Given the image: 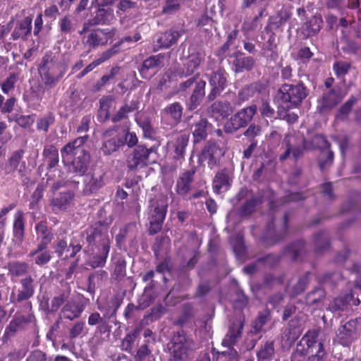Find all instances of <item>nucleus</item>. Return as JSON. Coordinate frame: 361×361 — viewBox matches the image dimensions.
I'll return each mask as SVG.
<instances>
[{
  "label": "nucleus",
  "mask_w": 361,
  "mask_h": 361,
  "mask_svg": "<svg viewBox=\"0 0 361 361\" xmlns=\"http://www.w3.org/2000/svg\"><path fill=\"white\" fill-rule=\"evenodd\" d=\"M89 140V135H85L68 142L61 149L62 161L65 166L70 164L72 172L80 176H85L91 161L90 152L84 148Z\"/></svg>",
  "instance_id": "nucleus-1"
},
{
  "label": "nucleus",
  "mask_w": 361,
  "mask_h": 361,
  "mask_svg": "<svg viewBox=\"0 0 361 361\" xmlns=\"http://www.w3.org/2000/svg\"><path fill=\"white\" fill-rule=\"evenodd\" d=\"M111 223L106 220L98 221L87 227L80 233L85 239L83 252H92L97 249L111 247V240L109 236V226Z\"/></svg>",
  "instance_id": "nucleus-2"
},
{
  "label": "nucleus",
  "mask_w": 361,
  "mask_h": 361,
  "mask_svg": "<svg viewBox=\"0 0 361 361\" xmlns=\"http://www.w3.org/2000/svg\"><path fill=\"white\" fill-rule=\"evenodd\" d=\"M309 89L302 80L295 83H284L277 92V99L286 110L298 108L308 96Z\"/></svg>",
  "instance_id": "nucleus-3"
},
{
  "label": "nucleus",
  "mask_w": 361,
  "mask_h": 361,
  "mask_svg": "<svg viewBox=\"0 0 361 361\" xmlns=\"http://www.w3.org/2000/svg\"><path fill=\"white\" fill-rule=\"evenodd\" d=\"M168 211V200L163 195H154L149 200V234L155 235L161 231Z\"/></svg>",
  "instance_id": "nucleus-4"
},
{
  "label": "nucleus",
  "mask_w": 361,
  "mask_h": 361,
  "mask_svg": "<svg viewBox=\"0 0 361 361\" xmlns=\"http://www.w3.org/2000/svg\"><path fill=\"white\" fill-rule=\"evenodd\" d=\"M39 74L45 89L56 87L66 73V68L61 64L52 63L49 56L45 55L38 68Z\"/></svg>",
  "instance_id": "nucleus-5"
},
{
  "label": "nucleus",
  "mask_w": 361,
  "mask_h": 361,
  "mask_svg": "<svg viewBox=\"0 0 361 361\" xmlns=\"http://www.w3.org/2000/svg\"><path fill=\"white\" fill-rule=\"evenodd\" d=\"M289 221L288 212L284 214L281 223L277 226L274 219L269 221L261 238L264 245L273 246L284 240L290 234Z\"/></svg>",
  "instance_id": "nucleus-6"
},
{
  "label": "nucleus",
  "mask_w": 361,
  "mask_h": 361,
  "mask_svg": "<svg viewBox=\"0 0 361 361\" xmlns=\"http://www.w3.org/2000/svg\"><path fill=\"white\" fill-rule=\"evenodd\" d=\"M118 126H114L104 130L101 134L99 153L105 157L112 155L125 145L123 136L117 133Z\"/></svg>",
  "instance_id": "nucleus-7"
},
{
  "label": "nucleus",
  "mask_w": 361,
  "mask_h": 361,
  "mask_svg": "<svg viewBox=\"0 0 361 361\" xmlns=\"http://www.w3.org/2000/svg\"><path fill=\"white\" fill-rule=\"evenodd\" d=\"M191 340L183 330L177 331L169 344L170 361H183L188 357Z\"/></svg>",
  "instance_id": "nucleus-8"
},
{
  "label": "nucleus",
  "mask_w": 361,
  "mask_h": 361,
  "mask_svg": "<svg viewBox=\"0 0 361 361\" xmlns=\"http://www.w3.org/2000/svg\"><path fill=\"white\" fill-rule=\"evenodd\" d=\"M257 111V106L255 104L240 109L231 116L224 124V131L227 133H232L240 128L246 127L251 122Z\"/></svg>",
  "instance_id": "nucleus-9"
},
{
  "label": "nucleus",
  "mask_w": 361,
  "mask_h": 361,
  "mask_svg": "<svg viewBox=\"0 0 361 361\" xmlns=\"http://www.w3.org/2000/svg\"><path fill=\"white\" fill-rule=\"evenodd\" d=\"M226 150L216 142L209 140L204 145L199 157V161L206 162L210 169L221 164Z\"/></svg>",
  "instance_id": "nucleus-10"
},
{
  "label": "nucleus",
  "mask_w": 361,
  "mask_h": 361,
  "mask_svg": "<svg viewBox=\"0 0 361 361\" xmlns=\"http://www.w3.org/2000/svg\"><path fill=\"white\" fill-rule=\"evenodd\" d=\"M25 150L18 149L13 151L7 160L1 166L4 175H13L17 172L19 176L24 177L27 173V164L24 160Z\"/></svg>",
  "instance_id": "nucleus-11"
},
{
  "label": "nucleus",
  "mask_w": 361,
  "mask_h": 361,
  "mask_svg": "<svg viewBox=\"0 0 361 361\" xmlns=\"http://www.w3.org/2000/svg\"><path fill=\"white\" fill-rule=\"evenodd\" d=\"M360 336L357 319H350L340 325L336 332V341L338 344L349 347Z\"/></svg>",
  "instance_id": "nucleus-12"
},
{
  "label": "nucleus",
  "mask_w": 361,
  "mask_h": 361,
  "mask_svg": "<svg viewBox=\"0 0 361 361\" xmlns=\"http://www.w3.org/2000/svg\"><path fill=\"white\" fill-rule=\"evenodd\" d=\"M154 147L149 149L144 145H137L126 158V166L130 171H137L147 166L149 163V157Z\"/></svg>",
  "instance_id": "nucleus-13"
},
{
  "label": "nucleus",
  "mask_w": 361,
  "mask_h": 361,
  "mask_svg": "<svg viewBox=\"0 0 361 361\" xmlns=\"http://www.w3.org/2000/svg\"><path fill=\"white\" fill-rule=\"evenodd\" d=\"M139 226L135 222L126 224L116 235V246L121 249L126 243L130 247L135 248L138 245Z\"/></svg>",
  "instance_id": "nucleus-14"
},
{
  "label": "nucleus",
  "mask_w": 361,
  "mask_h": 361,
  "mask_svg": "<svg viewBox=\"0 0 361 361\" xmlns=\"http://www.w3.org/2000/svg\"><path fill=\"white\" fill-rule=\"evenodd\" d=\"M227 78L228 73L223 68H219L212 73L209 79L211 90L207 97L208 102H213L216 97L221 95V92L227 87Z\"/></svg>",
  "instance_id": "nucleus-15"
},
{
  "label": "nucleus",
  "mask_w": 361,
  "mask_h": 361,
  "mask_svg": "<svg viewBox=\"0 0 361 361\" xmlns=\"http://www.w3.org/2000/svg\"><path fill=\"white\" fill-rule=\"evenodd\" d=\"M116 32V30L115 28L94 29L87 36L85 44L92 49L105 46L108 44L109 40L114 38Z\"/></svg>",
  "instance_id": "nucleus-16"
},
{
  "label": "nucleus",
  "mask_w": 361,
  "mask_h": 361,
  "mask_svg": "<svg viewBox=\"0 0 361 361\" xmlns=\"http://www.w3.org/2000/svg\"><path fill=\"white\" fill-rule=\"evenodd\" d=\"M164 56L161 54L153 55L146 59L138 69L143 79H151L157 72L158 69L163 66Z\"/></svg>",
  "instance_id": "nucleus-17"
},
{
  "label": "nucleus",
  "mask_w": 361,
  "mask_h": 361,
  "mask_svg": "<svg viewBox=\"0 0 361 361\" xmlns=\"http://www.w3.org/2000/svg\"><path fill=\"white\" fill-rule=\"evenodd\" d=\"M196 173L195 167L183 170L176 180L175 190L177 195L185 197L190 192L194 176Z\"/></svg>",
  "instance_id": "nucleus-18"
},
{
  "label": "nucleus",
  "mask_w": 361,
  "mask_h": 361,
  "mask_svg": "<svg viewBox=\"0 0 361 361\" xmlns=\"http://www.w3.org/2000/svg\"><path fill=\"white\" fill-rule=\"evenodd\" d=\"M32 15L25 16L23 20L17 21L11 32V39L13 41H27L32 34Z\"/></svg>",
  "instance_id": "nucleus-19"
},
{
  "label": "nucleus",
  "mask_w": 361,
  "mask_h": 361,
  "mask_svg": "<svg viewBox=\"0 0 361 361\" xmlns=\"http://www.w3.org/2000/svg\"><path fill=\"white\" fill-rule=\"evenodd\" d=\"M195 145L206 140L213 129V125L205 118H200L191 127Z\"/></svg>",
  "instance_id": "nucleus-20"
},
{
  "label": "nucleus",
  "mask_w": 361,
  "mask_h": 361,
  "mask_svg": "<svg viewBox=\"0 0 361 361\" xmlns=\"http://www.w3.org/2000/svg\"><path fill=\"white\" fill-rule=\"evenodd\" d=\"M190 140V134L180 132L168 145L173 149V157L176 160H184L186 147Z\"/></svg>",
  "instance_id": "nucleus-21"
},
{
  "label": "nucleus",
  "mask_w": 361,
  "mask_h": 361,
  "mask_svg": "<svg viewBox=\"0 0 361 361\" xmlns=\"http://www.w3.org/2000/svg\"><path fill=\"white\" fill-rule=\"evenodd\" d=\"M245 320L239 319L231 322L228 331L222 341V345L225 347H232L242 337Z\"/></svg>",
  "instance_id": "nucleus-22"
},
{
  "label": "nucleus",
  "mask_w": 361,
  "mask_h": 361,
  "mask_svg": "<svg viewBox=\"0 0 361 361\" xmlns=\"http://www.w3.org/2000/svg\"><path fill=\"white\" fill-rule=\"evenodd\" d=\"M20 288L18 290L16 302H21L30 300L35 292L36 283L35 279L28 275L20 281Z\"/></svg>",
  "instance_id": "nucleus-23"
},
{
  "label": "nucleus",
  "mask_w": 361,
  "mask_h": 361,
  "mask_svg": "<svg viewBox=\"0 0 361 361\" xmlns=\"http://www.w3.org/2000/svg\"><path fill=\"white\" fill-rule=\"evenodd\" d=\"M233 182L228 170L226 168L219 170L214 176L212 181V189L214 193L221 194L228 191Z\"/></svg>",
  "instance_id": "nucleus-24"
},
{
  "label": "nucleus",
  "mask_w": 361,
  "mask_h": 361,
  "mask_svg": "<svg viewBox=\"0 0 361 361\" xmlns=\"http://www.w3.org/2000/svg\"><path fill=\"white\" fill-rule=\"evenodd\" d=\"M75 198V193L72 190L61 192L56 195L50 202L53 212L66 211L72 204Z\"/></svg>",
  "instance_id": "nucleus-25"
},
{
  "label": "nucleus",
  "mask_w": 361,
  "mask_h": 361,
  "mask_svg": "<svg viewBox=\"0 0 361 361\" xmlns=\"http://www.w3.org/2000/svg\"><path fill=\"white\" fill-rule=\"evenodd\" d=\"M85 310V305L78 301L69 300L61 308L60 318L73 321L79 318Z\"/></svg>",
  "instance_id": "nucleus-26"
},
{
  "label": "nucleus",
  "mask_w": 361,
  "mask_h": 361,
  "mask_svg": "<svg viewBox=\"0 0 361 361\" xmlns=\"http://www.w3.org/2000/svg\"><path fill=\"white\" fill-rule=\"evenodd\" d=\"M35 316L32 313L27 316L16 315L6 327L5 334L13 335L16 332L24 330L26 326L34 322Z\"/></svg>",
  "instance_id": "nucleus-27"
},
{
  "label": "nucleus",
  "mask_w": 361,
  "mask_h": 361,
  "mask_svg": "<svg viewBox=\"0 0 361 361\" xmlns=\"http://www.w3.org/2000/svg\"><path fill=\"white\" fill-rule=\"evenodd\" d=\"M25 235V214L22 210H18L13 216V240L21 244Z\"/></svg>",
  "instance_id": "nucleus-28"
},
{
  "label": "nucleus",
  "mask_w": 361,
  "mask_h": 361,
  "mask_svg": "<svg viewBox=\"0 0 361 361\" xmlns=\"http://www.w3.org/2000/svg\"><path fill=\"white\" fill-rule=\"evenodd\" d=\"M84 184L85 193L90 194L96 192L104 185V174L95 172L85 173Z\"/></svg>",
  "instance_id": "nucleus-29"
},
{
  "label": "nucleus",
  "mask_w": 361,
  "mask_h": 361,
  "mask_svg": "<svg viewBox=\"0 0 361 361\" xmlns=\"http://www.w3.org/2000/svg\"><path fill=\"white\" fill-rule=\"evenodd\" d=\"M233 111L231 102L226 100L216 101L208 109L209 114L216 118H227Z\"/></svg>",
  "instance_id": "nucleus-30"
},
{
  "label": "nucleus",
  "mask_w": 361,
  "mask_h": 361,
  "mask_svg": "<svg viewBox=\"0 0 361 361\" xmlns=\"http://www.w3.org/2000/svg\"><path fill=\"white\" fill-rule=\"evenodd\" d=\"M234 60L233 65L235 73H242L245 71H250L255 66V61L251 56H246L245 54L238 51L233 54Z\"/></svg>",
  "instance_id": "nucleus-31"
},
{
  "label": "nucleus",
  "mask_w": 361,
  "mask_h": 361,
  "mask_svg": "<svg viewBox=\"0 0 361 361\" xmlns=\"http://www.w3.org/2000/svg\"><path fill=\"white\" fill-rule=\"evenodd\" d=\"M111 247L97 249L92 252H85L92 255L86 264L92 269L102 268L105 266Z\"/></svg>",
  "instance_id": "nucleus-32"
},
{
  "label": "nucleus",
  "mask_w": 361,
  "mask_h": 361,
  "mask_svg": "<svg viewBox=\"0 0 361 361\" xmlns=\"http://www.w3.org/2000/svg\"><path fill=\"white\" fill-rule=\"evenodd\" d=\"M8 274L11 281H16L17 279L26 276L30 271V265L23 261H11L7 264Z\"/></svg>",
  "instance_id": "nucleus-33"
},
{
  "label": "nucleus",
  "mask_w": 361,
  "mask_h": 361,
  "mask_svg": "<svg viewBox=\"0 0 361 361\" xmlns=\"http://www.w3.org/2000/svg\"><path fill=\"white\" fill-rule=\"evenodd\" d=\"M319 337V331L318 330H309L307 331L303 336L301 338L300 341L297 343L298 348H304L307 350V354L309 353H312V351L317 348V344Z\"/></svg>",
  "instance_id": "nucleus-34"
},
{
  "label": "nucleus",
  "mask_w": 361,
  "mask_h": 361,
  "mask_svg": "<svg viewBox=\"0 0 361 361\" xmlns=\"http://www.w3.org/2000/svg\"><path fill=\"white\" fill-rule=\"evenodd\" d=\"M265 86L259 82H255L245 85L238 92V98L240 102H244L257 94L262 93L265 90Z\"/></svg>",
  "instance_id": "nucleus-35"
},
{
  "label": "nucleus",
  "mask_w": 361,
  "mask_h": 361,
  "mask_svg": "<svg viewBox=\"0 0 361 361\" xmlns=\"http://www.w3.org/2000/svg\"><path fill=\"white\" fill-rule=\"evenodd\" d=\"M262 55L266 58L268 62H276L279 59L278 46L276 43L275 36L271 35L267 41L263 43Z\"/></svg>",
  "instance_id": "nucleus-36"
},
{
  "label": "nucleus",
  "mask_w": 361,
  "mask_h": 361,
  "mask_svg": "<svg viewBox=\"0 0 361 361\" xmlns=\"http://www.w3.org/2000/svg\"><path fill=\"white\" fill-rule=\"evenodd\" d=\"M323 27V19L321 15L313 16L302 26V34L306 38L316 35Z\"/></svg>",
  "instance_id": "nucleus-37"
},
{
  "label": "nucleus",
  "mask_w": 361,
  "mask_h": 361,
  "mask_svg": "<svg viewBox=\"0 0 361 361\" xmlns=\"http://www.w3.org/2000/svg\"><path fill=\"white\" fill-rule=\"evenodd\" d=\"M262 203L263 197L262 195H252L239 207L238 214L242 217L249 216Z\"/></svg>",
  "instance_id": "nucleus-38"
},
{
  "label": "nucleus",
  "mask_w": 361,
  "mask_h": 361,
  "mask_svg": "<svg viewBox=\"0 0 361 361\" xmlns=\"http://www.w3.org/2000/svg\"><path fill=\"white\" fill-rule=\"evenodd\" d=\"M201 61L202 58L200 53L189 55L183 63L182 72L179 73L180 77L183 78L192 75L200 66Z\"/></svg>",
  "instance_id": "nucleus-39"
},
{
  "label": "nucleus",
  "mask_w": 361,
  "mask_h": 361,
  "mask_svg": "<svg viewBox=\"0 0 361 361\" xmlns=\"http://www.w3.org/2000/svg\"><path fill=\"white\" fill-rule=\"evenodd\" d=\"M114 18L115 16L112 8H105L103 6H99V8L95 13V16L91 20V24L94 25H108L110 24Z\"/></svg>",
  "instance_id": "nucleus-40"
},
{
  "label": "nucleus",
  "mask_w": 361,
  "mask_h": 361,
  "mask_svg": "<svg viewBox=\"0 0 361 361\" xmlns=\"http://www.w3.org/2000/svg\"><path fill=\"white\" fill-rule=\"evenodd\" d=\"M42 157L44 161L47 163L48 170H51L59 165V150L54 145H46L44 147Z\"/></svg>",
  "instance_id": "nucleus-41"
},
{
  "label": "nucleus",
  "mask_w": 361,
  "mask_h": 361,
  "mask_svg": "<svg viewBox=\"0 0 361 361\" xmlns=\"http://www.w3.org/2000/svg\"><path fill=\"white\" fill-rule=\"evenodd\" d=\"M360 302L358 298H355L354 295L352 293H349L336 298L334 300L332 309L334 311H343L347 309L348 305L357 306Z\"/></svg>",
  "instance_id": "nucleus-42"
},
{
  "label": "nucleus",
  "mask_w": 361,
  "mask_h": 361,
  "mask_svg": "<svg viewBox=\"0 0 361 361\" xmlns=\"http://www.w3.org/2000/svg\"><path fill=\"white\" fill-rule=\"evenodd\" d=\"M139 109V102L136 100H132L129 104L126 103L121 106L116 113L111 117V121L114 123L120 122L123 119L128 118V114L137 111Z\"/></svg>",
  "instance_id": "nucleus-43"
},
{
  "label": "nucleus",
  "mask_w": 361,
  "mask_h": 361,
  "mask_svg": "<svg viewBox=\"0 0 361 361\" xmlns=\"http://www.w3.org/2000/svg\"><path fill=\"white\" fill-rule=\"evenodd\" d=\"M135 121L143 132V136L146 138L153 139L155 135V130L151 123L149 117L145 113L138 114Z\"/></svg>",
  "instance_id": "nucleus-44"
},
{
  "label": "nucleus",
  "mask_w": 361,
  "mask_h": 361,
  "mask_svg": "<svg viewBox=\"0 0 361 361\" xmlns=\"http://www.w3.org/2000/svg\"><path fill=\"white\" fill-rule=\"evenodd\" d=\"M291 17V12L287 9L280 10L274 16L269 18V25L271 30L282 27Z\"/></svg>",
  "instance_id": "nucleus-45"
},
{
  "label": "nucleus",
  "mask_w": 361,
  "mask_h": 361,
  "mask_svg": "<svg viewBox=\"0 0 361 361\" xmlns=\"http://www.w3.org/2000/svg\"><path fill=\"white\" fill-rule=\"evenodd\" d=\"M163 112L170 117L175 124L181 121L183 113V107L178 102H175L167 105L163 110Z\"/></svg>",
  "instance_id": "nucleus-46"
},
{
  "label": "nucleus",
  "mask_w": 361,
  "mask_h": 361,
  "mask_svg": "<svg viewBox=\"0 0 361 361\" xmlns=\"http://www.w3.org/2000/svg\"><path fill=\"white\" fill-rule=\"evenodd\" d=\"M180 37V33L178 31L170 30L161 33L157 43L160 48H169L178 41Z\"/></svg>",
  "instance_id": "nucleus-47"
},
{
  "label": "nucleus",
  "mask_w": 361,
  "mask_h": 361,
  "mask_svg": "<svg viewBox=\"0 0 361 361\" xmlns=\"http://www.w3.org/2000/svg\"><path fill=\"white\" fill-rule=\"evenodd\" d=\"M275 354L274 341H267L257 353L258 361H270Z\"/></svg>",
  "instance_id": "nucleus-48"
},
{
  "label": "nucleus",
  "mask_w": 361,
  "mask_h": 361,
  "mask_svg": "<svg viewBox=\"0 0 361 361\" xmlns=\"http://www.w3.org/2000/svg\"><path fill=\"white\" fill-rule=\"evenodd\" d=\"M341 100L340 94L335 90H331L327 93L324 94L322 99V108L324 110H329L336 106Z\"/></svg>",
  "instance_id": "nucleus-49"
},
{
  "label": "nucleus",
  "mask_w": 361,
  "mask_h": 361,
  "mask_svg": "<svg viewBox=\"0 0 361 361\" xmlns=\"http://www.w3.org/2000/svg\"><path fill=\"white\" fill-rule=\"evenodd\" d=\"M314 251L320 254L330 246L329 234L326 231H320L314 238Z\"/></svg>",
  "instance_id": "nucleus-50"
},
{
  "label": "nucleus",
  "mask_w": 361,
  "mask_h": 361,
  "mask_svg": "<svg viewBox=\"0 0 361 361\" xmlns=\"http://www.w3.org/2000/svg\"><path fill=\"white\" fill-rule=\"evenodd\" d=\"M326 297V291L324 288L317 287L309 292L305 297V302L309 306L317 305L322 302Z\"/></svg>",
  "instance_id": "nucleus-51"
},
{
  "label": "nucleus",
  "mask_w": 361,
  "mask_h": 361,
  "mask_svg": "<svg viewBox=\"0 0 361 361\" xmlns=\"http://www.w3.org/2000/svg\"><path fill=\"white\" fill-rule=\"evenodd\" d=\"M341 279V274L336 271L326 272L322 275L316 276V280L319 284L329 285L331 287L335 286Z\"/></svg>",
  "instance_id": "nucleus-52"
},
{
  "label": "nucleus",
  "mask_w": 361,
  "mask_h": 361,
  "mask_svg": "<svg viewBox=\"0 0 361 361\" xmlns=\"http://www.w3.org/2000/svg\"><path fill=\"white\" fill-rule=\"evenodd\" d=\"M310 272L307 271L303 276L300 277L298 282L292 287L290 294L293 297H296L302 293L310 281Z\"/></svg>",
  "instance_id": "nucleus-53"
},
{
  "label": "nucleus",
  "mask_w": 361,
  "mask_h": 361,
  "mask_svg": "<svg viewBox=\"0 0 361 361\" xmlns=\"http://www.w3.org/2000/svg\"><path fill=\"white\" fill-rule=\"evenodd\" d=\"M19 74L11 73L0 84L1 90L5 94H8L14 90L16 82L18 81Z\"/></svg>",
  "instance_id": "nucleus-54"
},
{
  "label": "nucleus",
  "mask_w": 361,
  "mask_h": 361,
  "mask_svg": "<svg viewBox=\"0 0 361 361\" xmlns=\"http://www.w3.org/2000/svg\"><path fill=\"white\" fill-rule=\"evenodd\" d=\"M305 244L304 240H298L291 243L285 248V253L290 255L293 260H296L302 253Z\"/></svg>",
  "instance_id": "nucleus-55"
},
{
  "label": "nucleus",
  "mask_w": 361,
  "mask_h": 361,
  "mask_svg": "<svg viewBox=\"0 0 361 361\" xmlns=\"http://www.w3.org/2000/svg\"><path fill=\"white\" fill-rule=\"evenodd\" d=\"M126 275V262L122 257H118L114 261V276L116 280L121 281Z\"/></svg>",
  "instance_id": "nucleus-56"
},
{
  "label": "nucleus",
  "mask_w": 361,
  "mask_h": 361,
  "mask_svg": "<svg viewBox=\"0 0 361 361\" xmlns=\"http://www.w3.org/2000/svg\"><path fill=\"white\" fill-rule=\"evenodd\" d=\"M328 353L325 350L324 345L322 342L317 344L316 351L309 353L306 361H325L327 358Z\"/></svg>",
  "instance_id": "nucleus-57"
},
{
  "label": "nucleus",
  "mask_w": 361,
  "mask_h": 361,
  "mask_svg": "<svg viewBox=\"0 0 361 361\" xmlns=\"http://www.w3.org/2000/svg\"><path fill=\"white\" fill-rule=\"evenodd\" d=\"M311 145L313 149H319L322 152L325 149L330 150V142L328 141L326 136L322 134L315 135L311 140Z\"/></svg>",
  "instance_id": "nucleus-58"
},
{
  "label": "nucleus",
  "mask_w": 361,
  "mask_h": 361,
  "mask_svg": "<svg viewBox=\"0 0 361 361\" xmlns=\"http://www.w3.org/2000/svg\"><path fill=\"white\" fill-rule=\"evenodd\" d=\"M270 319V312L268 310L259 312L255 320L252 324V328L255 333H259L262 330L263 326Z\"/></svg>",
  "instance_id": "nucleus-59"
},
{
  "label": "nucleus",
  "mask_w": 361,
  "mask_h": 361,
  "mask_svg": "<svg viewBox=\"0 0 361 361\" xmlns=\"http://www.w3.org/2000/svg\"><path fill=\"white\" fill-rule=\"evenodd\" d=\"M121 68L119 66L113 67L111 68L109 73L104 75L95 84L96 90H100V88L111 80H112L119 73Z\"/></svg>",
  "instance_id": "nucleus-60"
},
{
  "label": "nucleus",
  "mask_w": 361,
  "mask_h": 361,
  "mask_svg": "<svg viewBox=\"0 0 361 361\" xmlns=\"http://www.w3.org/2000/svg\"><path fill=\"white\" fill-rule=\"evenodd\" d=\"M59 27L61 34H71L74 31V25L70 15H66L59 21Z\"/></svg>",
  "instance_id": "nucleus-61"
},
{
  "label": "nucleus",
  "mask_w": 361,
  "mask_h": 361,
  "mask_svg": "<svg viewBox=\"0 0 361 361\" xmlns=\"http://www.w3.org/2000/svg\"><path fill=\"white\" fill-rule=\"evenodd\" d=\"M351 68L349 62L338 61L333 65V70L337 77H343L347 75Z\"/></svg>",
  "instance_id": "nucleus-62"
},
{
  "label": "nucleus",
  "mask_w": 361,
  "mask_h": 361,
  "mask_svg": "<svg viewBox=\"0 0 361 361\" xmlns=\"http://www.w3.org/2000/svg\"><path fill=\"white\" fill-rule=\"evenodd\" d=\"M5 121H0V150L11 140L12 134Z\"/></svg>",
  "instance_id": "nucleus-63"
},
{
  "label": "nucleus",
  "mask_w": 361,
  "mask_h": 361,
  "mask_svg": "<svg viewBox=\"0 0 361 361\" xmlns=\"http://www.w3.org/2000/svg\"><path fill=\"white\" fill-rule=\"evenodd\" d=\"M166 312V308L161 304L157 305L150 310V312L145 317L152 322L159 319Z\"/></svg>",
  "instance_id": "nucleus-64"
}]
</instances>
